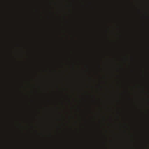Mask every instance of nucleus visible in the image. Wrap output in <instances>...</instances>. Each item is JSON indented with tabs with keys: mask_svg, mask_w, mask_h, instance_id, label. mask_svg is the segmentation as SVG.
<instances>
[{
	"mask_svg": "<svg viewBox=\"0 0 149 149\" xmlns=\"http://www.w3.org/2000/svg\"><path fill=\"white\" fill-rule=\"evenodd\" d=\"M123 19V17L120 15H119L118 17V19L119 20H122Z\"/></svg>",
	"mask_w": 149,
	"mask_h": 149,
	"instance_id": "obj_1",
	"label": "nucleus"
},
{
	"mask_svg": "<svg viewBox=\"0 0 149 149\" xmlns=\"http://www.w3.org/2000/svg\"><path fill=\"white\" fill-rule=\"evenodd\" d=\"M145 18L146 19L149 20V16L146 15L145 17Z\"/></svg>",
	"mask_w": 149,
	"mask_h": 149,
	"instance_id": "obj_2",
	"label": "nucleus"
},
{
	"mask_svg": "<svg viewBox=\"0 0 149 149\" xmlns=\"http://www.w3.org/2000/svg\"><path fill=\"white\" fill-rule=\"evenodd\" d=\"M122 36L121 35H119V36H118V39H119V40H121V39L122 38Z\"/></svg>",
	"mask_w": 149,
	"mask_h": 149,
	"instance_id": "obj_3",
	"label": "nucleus"
}]
</instances>
